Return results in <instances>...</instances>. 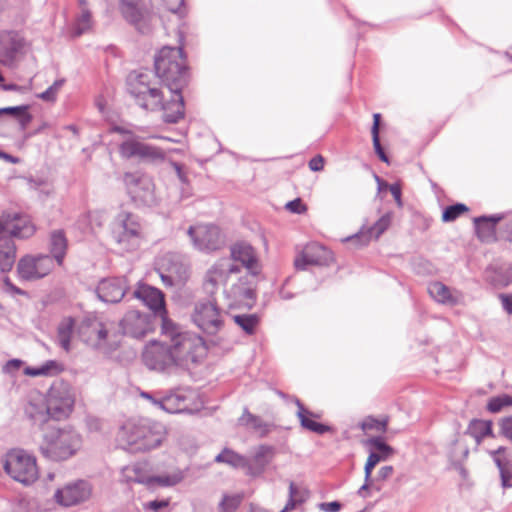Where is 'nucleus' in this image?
<instances>
[{
    "label": "nucleus",
    "instance_id": "28",
    "mask_svg": "<svg viewBox=\"0 0 512 512\" xmlns=\"http://www.w3.org/2000/svg\"><path fill=\"white\" fill-rule=\"evenodd\" d=\"M392 215L391 213L384 214L367 233L361 232L359 235L348 238L347 240L356 241L361 240L362 244H367L372 238L378 239L390 226Z\"/></svg>",
    "mask_w": 512,
    "mask_h": 512
},
{
    "label": "nucleus",
    "instance_id": "44",
    "mask_svg": "<svg viewBox=\"0 0 512 512\" xmlns=\"http://www.w3.org/2000/svg\"><path fill=\"white\" fill-rule=\"evenodd\" d=\"M388 418L377 419L372 416L366 417L360 424L363 431H376L384 433L387 430Z\"/></svg>",
    "mask_w": 512,
    "mask_h": 512
},
{
    "label": "nucleus",
    "instance_id": "8",
    "mask_svg": "<svg viewBox=\"0 0 512 512\" xmlns=\"http://www.w3.org/2000/svg\"><path fill=\"white\" fill-rule=\"evenodd\" d=\"M4 471L15 481L30 485L38 479L36 460L21 449H13L3 458Z\"/></svg>",
    "mask_w": 512,
    "mask_h": 512
},
{
    "label": "nucleus",
    "instance_id": "29",
    "mask_svg": "<svg viewBox=\"0 0 512 512\" xmlns=\"http://www.w3.org/2000/svg\"><path fill=\"white\" fill-rule=\"evenodd\" d=\"M49 246L54 262L56 261L58 265H62L68 247V241L63 230L51 232Z\"/></svg>",
    "mask_w": 512,
    "mask_h": 512
},
{
    "label": "nucleus",
    "instance_id": "3",
    "mask_svg": "<svg viewBox=\"0 0 512 512\" xmlns=\"http://www.w3.org/2000/svg\"><path fill=\"white\" fill-rule=\"evenodd\" d=\"M163 437V426L144 418L127 420L117 435L118 442L124 449L136 451L158 447Z\"/></svg>",
    "mask_w": 512,
    "mask_h": 512
},
{
    "label": "nucleus",
    "instance_id": "30",
    "mask_svg": "<svg viewBox=\"0 0 512 512\" xmlns=\"http://www.w3.org/2000/svg\"><path fill=\"white\" fill-rule=\"evenodd\" d=\"M16 259V247L13 240L7 236H0V269L10 271Z\"/></svg>",
    "mask_w": 512,
    "mask_h": 512
},
{
    "label": "nucleus",
    "instance_id": "50",
    "mask_svg": "<svg viewBox=\"0 0 512 512\" xmlns=\"http://www.w3.org/2000/svg\"><path fill=\"white\" fill-rule=\"evenodd\" d=\"M149 483L148 486L151 487L154 484H158L160 486H173L181 481L180 475H166V476H150L148 478Z\"/></svg>",
    "mask_w": 512,
    "mask_h": 512
},
{
    "label": "nucleus",
    "instance_id": "15",
    "mask_svg": "<svg viewBox=\"0 0 512 512\" xmlns=\"http://www.w3.org/2000/svg\"><path fill=\"white\" fill-rule=\"evenodd\" d=\"M370 445L376 450L371 452L365 464V483L358 489V495L365 498L368 496L369 487H373V481H370L373 468L380 462L387 460L393 454V448L387 445L382 438L373 437L369 439Z\"/></svg>",
    "mask_w": 512,
    "mask_h": 512
},
{
    "label": "nucleus",
    "instance_id": "9",
    "mask_svg": "<svg viewBox=\"0 0 512 512\" xmlns=\"http://www.w3.org/2000/svg\"><path fill=\"white\" fill-rule=\"evenodd\" d=\"M120 155L126 159L136 158L141 162L160 164L166 159V150L141 141L136 136H129L119 147Z\"/></svg>",
    "mask_w": 512,
    "mask_h": 512
},
{
    "label": "nucleus",
    "instance_id": "39",
    "mask_svg": "<svg viewBox=\"0 0 512 512\" xmlns=\"http://www.w3.org/2000/svg\"><path fill=\"white\" fill-rule=\"evenodd\" d=\"M215 461L218 463H225L234 468L244 467L247 464L245 457L228 448H225L221 453H219L215 457Z\"/></svg>",
    "mask_w": 512,
    "mask_h": 512
},
{
    "label": "nucleus",
    "instance_id": "5",
    "mask_svg": "<svg viewBox=\"0 0 512 512\" xmlns=\"http://www.w3.org/2000/svg\"><path fill=\"white\" fill-rule=\"evenodd\" d=\"M79 337L88 346L103 353L116 350L121 342V335L112 330L111 324L99 321L97 318H86L78 327Z\"/></svg>",
    "mask_w": 512,
    "mask_h": 512
},
{
    "label": "nucleus",
    "instance_id": "61",
    "mask_svg": "<svg viewBox=\"0 0 512 512\" xmlns=\"http://www.w3.org/2000/svg\"><path fill=\"white\" fill-rule=\"evenodd\" d=\"M273 454V448L271 446L262 445L258 448L255 459L256 461L260 462L262 458L266 457L267 455Z\"/></svg>",
    "mask_w": 512,
    "mask_h": 512
},
{
    "label": "nucleus",
    "instance_id": "62",
    "mask_svg": "<svg viewBox=\"0 0 512 512\" xmlns=\"http://www.w3.org/2000/svg\"><path fill=\"white\" fill-rule=\"evenodd\" d=\"M389 190L394 197L398 207H402V199H401V187L398 184H392L389 186Z\"/></svg>",
    "mask_w": 512,
    "mask_h": 512
},
{
    "label": "nucleus",
    "instance_id": "43",
    "mask_svg": "<svg viewBox=\"0 0 512 512\" xmlns=\"http://www.w3.org/2000/svg\"><path fill=\"white\" fill-rule=\"evenodd\" d=\"M92 27V19H91V13L87 9H82L81 15L77 18L74 27L72 35L74 37H79L82 34L88 32Z\"/></svg>",
    "mask_w": 512,
    "mask_h": 512
},
{
    "label": "nucleus",
    "instance_id": "1",
    "mask_svg": "<svg viewBox=\"0 0 512 512\" xmlns=\"http://www.w3.org/2000/svg\"><path fill=\"white\" fill-rule=\"evenodd\" d=\"M155 71L166 85L171 100L164 102L163 93L151 87L148 75L145 73L130 74L128 91L136 103L147 110H163V120L167 123H177L184 116V100L181 90L187 84L188 72L180 47H163L155 57Z\"/></svg>",
    "mask_w": 512,
    "mask_h": 512
},
{
    "label": "nucleus",
    "instance_id": "60",
    "mask_svg": "<svg viewBox=\"0 0 512 512\" xmlns=\"http://www.w3.org/2000/svg\"><path fill=\"white\" fill-rule=\"evenodd\" d=\"M309 168L312 170V171H321L323 170L324 168V159L322 156L318 155L316 157H313L310 161H309Z\"/></svg>",
    "mask_w": 512,
    "mask_h": 512
},
{
    "label": "nucleus",
    "instance_id": "52",
    "mask_svg": "<svg viewBox=\"0 0 512 512\" xmlns=\"http://www.w3.org/2000/svg\"><path fill=\"white\" fill-rule=\"evenodd\" d=\"M285 207L288 211L296 214H302L307 210L300 198L289 201Z\"/></svg>",
    "mask_w": 512,
    "mask_h": 512
},
{
    "label": "nucleus",
    "instance_id": "57",
    "mask_svg": "<svg viewBox=\"0 0 512 512\" xmlns=\"http://www.w3.org/2000/svg\"><path fill=\"white\" fill-rule=\"evenodd\" d=\"M372 140H373V146H374L376 154L379 156V158L383 162H388V157L385 154V152H384V150H383V148H382V146L380 144L379 135H373L372 136Z\"/></svg>",
    "mask_w": 512,
    "mask_h": 512
},
{
    "label": "nucleus",
    "instance_id": "36",
    "mask_svg": "<svg viewBox=\"0 0 512 512\" xmlns=\"http://www.w3.org/2000/svg\"><path fill=\"white\" fill-rule=\"evenodd\" d=\"M62 371L61 365L54 360H48L39 367H26L24 374L30 377L53 376Z\"/></svg>",
    "mask_w": 512,
    "mask_h": 512
},
{
    "label": "nucleus",
    "instance_id": "34",
    "mask_svg": "<svg viewBox=\"0 0 512 512\" xmlns=\"http://www.w3.org/2000/svg\"><path fill=\"white\" fill-rule=\"evenodd\" d=\"M428 292L439 303L454 304L457 301V298L452 295L450 289L441 282L430 283Z\"/></svg>",
    "mask_w": 512,
    "mask_h": 512
},
{
    "label": "nucleus",
    "instance_id": "16",
    "mask_svg": "<svg viewBox=\"0 0 512 512\" xmlns=\"http://www.w3.org/2000/svg\"><path fill=\"white\" fill-rule=\"evenodd\" d=\"M240 268L230 258L218 260L208 271L204 286L208 293L213 294L219 285H225L231 274H237Z\"/></svg>",
    "mask_w": 512,
    "mask_h": 512
},
{
    "label": "nucleus",
    "instance_id": "40",
    "mask_svg": "<svg viewBox=\"0 0 512 512\" xmlns=\"http://www.w3.org/2000/svg\"><path fill=\"white\" fill-rule=\"evenodd\" d=\"M122 476L124 480L128 483L135 482L139 484H145L147 486L149 483L148 478H150V476L146 475L143 472L142 467L139 464L130 467H125L122 470Z\"/></svg>",
    "mask_w": 512,
    "mask_h": 512
},
{
    "label": "nucleus",
    "instance_id": "32",
    "mask_svg": "<svg viewBox=\"0 0 512 512\" xmlns=\"http://www.w3.org/2000/svg\"><path fill=\"white\" fill-rule=\"evenodd\" d=\"M296 404L298 407L297 416L303 428L315 432L317 434H324L330 430L329 426L310 419L309 416H314V414L305 409L303 404L299 400L296 401Z\"/></svg>",
    "mask_w": 512,
    "mask_h": 512
},
{
    "label": "nucleus",
    "instance_id": "23",
    "mask_svg": "<svg viewBox=\"0 0 512 512\" xmlns=\"http://www.w3.org/2000/svg\"><path fill=\"white\" fill-rule=\"evenodd\" d=\"M127 281L124 277H113L102 280L97 287V294L104 302L117 303L125 295Z\"/></svg>",
    "mask_w": 512,
    "mask_h": 512
},
{
    "label": "nucleus",
    "instance_id": "18",
    "mask_svg": "<svg viewBox=\"0 0 512 512\" xmlns=\"http://www.w3.org/2000/svg\"><path fill=\"white\" fill-rule=\"evenodd\" d=\"M90 495V485L86 481L79 480L58 489L54 497L60 505L70 507L86 501Z\"/></svg>",
    "mask_w": 512,
    "mask_h": 512
},
{
    "label": "nucleus",
    "instance_id": "31",
    "mask_svg": "<svg viewBox=\"0 0 512 512\" xmlns=\"http://www.w3.org/2000/svg\"><path fill=\"white\" fill-rule=\"evenodd\" d=\"M12 236L21 239L31 237L35 227L27 217L17 216L13 221L6 223V229Z\"/></svg>",
    "mask_w": 512,
    "mask_h": 512
},
{
    "label": "nucleus",
    "instance_id": "55",
    "mask_svg": "<svg viewBox=\"0 0 512 512\" xmlns=\"http://www.w3.org/2000/svg\"><path fill=\"white\" fill-rule=\"evenodd\" d=\"M28 110L27 105L0 108V115L7 114L17 118L22 112Z\"/></svg>",
    "mask_w": 512,
    "mask_h": 512
},
{
    "label": "nucleus",
    "instance_id": "27",
    "mask_svg": "<svg viewBox=\"0 0 512 512\" xmlns=\"http://www.w3.org/2000/svg\"><path fill=\"white\" fill-rule=\"evenodd\" d=\"M502 216H481L474 219L476 234L481 241L495 240V225Z\"/></svg>",
    "mask_w": 512,
    "mask_h": 512
},
{
    "label": "nucleus",
    "instance_id": "14",
    "mask_svg": "<svg viewBox=\"0 0 512 512\" xmlns=\"http://www.w3.org/2000/svg\"><path fill=\"white\" fill-rule=\"evenodd\" d=\"M54 269V260L49 255H27L21 258L17 272L21 279L34 281L47 276Z\"/></svg>",
    "mask_w": 512,
    "mask_h": 512
},
{
    "label": "nucleus",
    "instance_id": "56",
    "mask_svg": "<svg viewBox=\"0 0 512 512\" xmlns=\"http://www.w3.org/2000/svg\"><path fill=\"white\" fill-rule=\"evenodd\" d=\"M167 9L172 13H181L184 0H163Z\"/></svg>",
    "mask_w": 512,
    "mask_h": 512
},
{
    "label": "nucleus",
    "instance_id": "25",
    "mask_svg": "<svg viewBox=\"0 0 512 512\" xmlns=\"http://www.w3.org/2000/svg\"><path fill=\"white\" fill-rule=\"evenodd\" d=\"M231 256V260H233L234 263L238 261L253 274L258 273V259L254 248L250 244L244 242L235 244L231 248Z\"/></svg>",
    "mask_w": 512,
    "mask_h": 512
},
{
    "label": "nucleus",
    "instance_id": "2",
    "mask_svg": "<svg viewBox=\"0 0 512 512\" xmlns=\"http://www.w3.org/2000/svg\"><path fill=\"white\" fill-rule=\"evenodd\" d=\"M161 336L162 340L147 344L142 354L143 362L150 370L163 372L174 366L188 368L207 353L202 337L182 331L169 318H163Z\"/></svg>",
    "mask_w": 512,
    "mask_h": 512
},
{
    "label": "nucleus",
    "instance_id": "12",
    "mask_svg": "<svg viewBox=\"0 0 512 512\" xmlns=\"http://www.w3.org/2000/svg\"><path fill=\"white\" fill-rule=\"evenodd\" d=\"M187 233L194 247L200 251H216L224 245L223 235L215 225L200 224L190 226Z\"/></svg>",
    "mask_w": 512,
    "mask_h": 512
},
{
    "label": "nucleus",
    "instance_id": "54",
    "mask_svg": "<svg viewBox=\"0 0 512 512\" xmlns=\"http://www.w3.org/2000/svg\"><path fill=\"white\" fill-rule=\"evenodd\" d=\"M24 362L20 359H11L6 362V364L3 366V372L7 374H13L14 372L18 371Z\"/></svg>",
    "mask_w": 512,
    "mask_h": 512
},
{
    "label": "nucleus",
    "instance_id": "41",
    "mask_svg": "<svg viewBox=\"0 0 512 512\" xmlns=\"http://www.w3.org/2000/svg\"><path fill=\"white\" fill-rule=\"evenodd\" d=\"M234 322L246 333L252 335L259 323V318L256 314H239L234 315Z\"/></svg>",
    "mask_w": 512,
    "mask_h": 512
},
{
    "label": "nucleus",
    "instance_id": "20",
    "mask_svg": "<svg viewBox=\"0 0 512 512\" xmlns=\"http://www.w3.org/2000/svg\"><path fill=\"white\" fill-rule=\"evenodd\" d=\"M133 294L149 307L155 313V316L160 317L162 325L163 318H168L162 291L147 284H139Z\"/></svg>",
    "mask_w": 512,
    "mask_h": 512
},
{
    "label": "nucleus",
    "instance_id": "37",
    "mask_svg": "<svg viewBox=\"0 0 512 512\" xmlns=\"http://www.w3.org/2000/svg\"><path fill=\"white\" fill-rule=\"evenodd\" d=\"M471 436L480 443L483 438L493 436L492 422L485 420H473L469 426Z\"/></svg>",
    "mask_w": 512,
    "mask_h": 512
},
{
    "label": "nucleus",
    "instance_id": "7",
    "mask_svg": "<svg viewBox=\"0 0 512 512\" xmlns=\"http://www.w3.org/2000/svg\"><path fill=\"white\" fill-rule=\"evenodd\" d=\"M44 397L52 419L65 420L73 412L76 392L70 383L63 380L54 381Z\"/></svg>",
    "mask_w": 512,
    "mask_h": 512
},
{
    "label": "nucleus",
    "instance_id": "11",
    "mask_svg": "<svg viewBox=\"0 0 512 512\" xmlns=\"http://www.w3.org/2000/svg\"><path fill=\"white\" fill-rule=\"evenodd\" d=\"M123 182L134 201L148 206L155 204V187L149 176L137 172H127L123 176Z\"/></svg>",
    "mask_w": 512,
    "mask_h": 512
},
{
    "label": "nucleus",
    "instance_id": "22",
    "mask_svg": "<svg viewBox=\"0 0 512 512\" xmlns=\"http://www.w3.org/2000/svg\"><path fill=\"white\" fill-rule=\"evenodd\" d=\"M119 9L122 16L131 24H133L140 32L146 33L148 27L146 26L148 11L144 4L131 0H121Z\"/></svg>",
    "mask_w": 512,
    "mask_h": 512
},
{
    "label": "nucleus",
    "instance_id": "21",
    "mask_svg": "<svg viewBox=\"0 0 512 512\" xmlns=\"http://www.w3.org/2000/svg\"><path fill=\"white\" fill-rule=\"evenodd\" d=\"M25 416L35 425H43L52 419L45 397L37 391L27 396L23 407Z\"/></svg>",
    "mask_w": 512,
    "mask_h": 512
},
{
    "label": "nucleus",
    "instance_id": "45",
    "mask_svg": "<svg viewBox=\"0 0 512 512\" xmlns=\"http://www.w3.org/2000/svg\"><path fill=\"white\" fill-rule=\"evenodd\" d=\"M512 406V395L502 394L492 397L487 404V409L492 413H498L503 408Z\"/></svg>",
    "mask_w": 512,
    "mask_h": 512
},
{
    "label": "nucleus",
    "instance_id": "10",
    "mask_svg": "<svg viewBox=\"0 0 512 512\" xmlns=\"http://www.w3.org/2000/svg\"><path fill=\"white\" fill-rule=\"evenodd\" d=\"M191 318L200 330L210 335H215L223 326L222 312L212 299L198 301Z\"/></svg>",
    "mask_w": 512,
    "mask_h": 512
},
{
    "label": "nucleus",
    "instance_id": "46",
    "mask_svg": "<svg viewBox=\"0 0 512 512\" xmlns=\"http://www.w3.org/2000/svg\"><path fill=\"white\" fill-rule=\"evenodd\" d=\"M496 278L492 281L499 286H508L512 283V265L503 264L495 271Z\"/></svg>",
    "mask_w": 512,
    "mask_h": 512
},
{
    "label": "nucleus",
    "instance_id": "53",
    "mask_svg": "<svg viewBox=\"0 0 512 512\" xmlns=\"http://www.w3.org/2000/svg\"><path fill=\"white\" fill-rule=\"evenodd\" d=\"M317 507L323 512H339L342 508V504L339 501L321 502Z\"/></svg>",
    "mask_w": 512,
    "mask_h": 512
},
{
    "label": "nucleus",
    "instance_id": "38",
    "mask_svg": "<svg viewBox=\"0 0 512 512\" xmlns=\"http://www.w3.org/2000/svg\"><path fill=\"white\" fill-rule=\"evenodd\" d=\"M74 321L72 318L64 319L58 327V343L65 350H70V340L73 335Z\"/></svg>",
    "mask_w": 512,
    "mask_h": 512
},
{
    "label": "nucleus",
    "instance_id": "17",
    "mask_svg": "<svg viewBox=\"0 0 512 512\" xmlns=\"http://www.w3.org/2000/svg\"><path fill=\"white\" fill-rule=\"evenodd\" d=\"M332 259L331 251L319 243L312 242L295 258L294 265L299 270H305L308 265H328Z\"/></svg>",
    "mask_w": 512,
    "mask_h": 512
},
{
    "label": "nucleus",
    "instance_id": "24",
    "mask_svg": "<svg viewBox=\"0 0 512 512\" xmlns=\"http://www.w3.org/2000/svg\"><path fill=\"white\" fill-rule=\"evenodd\" d=\"M500 474L502 488L512 487V461L508 457V449L500 446L489 452Z\"/></svg>",
    "mask_w": 512,
    "mask_h": 512
},
{
    "label": "nucleus",
    "instance_id": "59",
    "mask_svg": "<svg viewBox=\"0 0 512 512\" xmlns=\"http://www.w3.org/2000/svg\"><path fill=\"white\" fill-rule=\"evenodd\" d=\"M169 505L168 500H154L146 503L144 507L154 512H159L160 509L165 508Z\"/></svg>",
    "mask_w": 512,
    "mask_h": 512
},
{
    "label": "nucleus",
    "instance_id": "4",
    "mask_svg": "<svg viewBox=\"0 0 512 512\" xmlns=\"http://www.w3.org/2000/svg\"><path fill=\"white\" fill-rule=\"evenodd\" d=\"M81 444V436L71 427H53L44 433L39 449L47 459L61 461L73 456Z\"/></svg>",
    "mask_w": 512,
    "mask_h": 512
},
{
    "label": "nucleus",
    "instance_id": "58",
    "mask_svg": "<svg viewBox=\"0 0 512 512\" xmlns=\"http://www.w3.org/2000/svg\"><path fill=\"white\" fill-rule=\"evenodd\" d=\"M499 299L501 301L503 309L509 314H512V293L511 294H499Z\"/></svg>",
    "mask_w": 512,
    "mask_h": 512
},
{
    "label": "nucleus",
    "instance_id": "49",
    "mask_svg": "<svg viewBox=\"0 0 512 512\" xmlns=\"http://www.w3.org/2000/svg\"><path fill=\"white\" fill-rule=\"evenodd\" d=\"M64 79L56 80L50 87H48L44 92L37 95V97L46 102H54L57 98V95L64 84Z\"/></svg>",
    "mask_w": 512,
    "mask_h": 512
},
{
    "label": "nucleus",
    "instance_id": "63",
    "mask_svg": "<svg viewBox=\"0 0 512 512\" xmlns=\"http://www.w3.org/2000/svg\"><path fill=\"white\" fill-rule=\"evenodd\" d=\"M16 119L18 120L21 129L25 130L31 122L32 116L28 113V110H26L25 112H22Z\"/></svg>",
    "mask_w": 512,
    "mask_h": 512
},
{
    "label": "nucleus",
    "instance_id": "51",
    "mask_svg": "<svg viewBox=\"0 0 512 512\" xmlns=\"http://www.w3.org/2000/svg\"><path fill=\"white\" fill-rule=\"evenodd\" d=\"M393 471H394V469L390 465L381 467L379 469L375 479H372L370 477V481H373L374 486L373 487L370 486L369 490L370 489H375L376 491H379L381 489V487L379 485H377L376 483L379 482V481H385V480L389 479L392 476Z\"/></svg>",
    "mask_w": 512,
    "mask_h": 512
},
{
    "label": "nucleus",
    "instance_id": "35",
    "mask_svg": "<svg viewBox=\"0 0 512 512\" xmlns=\"http://www.w3.org/2000/svg\"><path fill=\"white\" fill-rule=\"evenodd\" d=\"M239 422L241 425L249 426L259 432L261 436L267 435L272 426L264 422L259 416L251 414L247 409L244 410L242 416L239 418Z\"/></svg>",
    "mask_w": 512,
    "mask_h": 512
},
{
    "label": "nucleus",
    "instance_id": "13",
    "mask_svg": "<svg viewBox=\"0 0 512 512\" xmlns=\"http://www.w3.org/2000/svg\"><path fill=\"white\" fill-rule=\"evenodd\" d=\"M155 316L137 310L128 311L119 323L120 335L140 339L151 333L155 328Z\"/></svg>",
    "mask_w": 512,
    "mask_h": 512
},
{
    "label": "nucleus",
    "instance_id": "6",
    "mask_svg": "<svg viewBox=\"0 0 512 512\" xmlns=\"http://www.w3.org/2000/svg\"><path fill=\"white\" fill-rule=\"evenodd\" d=\"M114 242L121 251H133L140 245L142 226L137 215L121 211L111 225Z\"/></svg>",
    "mask_w": 512,
    "mask_h": 512
},
{
    "label": "nucleus",
    "instance_id": "26",
    "mask_svg": "<svg viewBox=\"0 0 512 512\" xmlns=\"http://www.w3.org/2000/svg\"><path fill=\"white\" fill-rule=\"evenodd\" d=\"M155 405L168 413H183L190 410L186 396L179 392L162 397L160 401H155Z\"/></svg>",
    "mask_w": 512,
    "mask_h": 512
},
{
    "label": "nucleus",
    "instance_id": "64",
    "mask_svg": "<svg viewBox=\"0 0 512 512\" xmlns=\"http://www.w3.org/2000/svg\"><path fill=\"white\" fill-rule=\"evenodd\" d=\"M89 219H90V214L87 213V214H83L79 217L78 221H77V227L82 231V232H87L89 230Z\"/></svg>",
    "mask_w": 512,
    "mask_h": 512
},
{
    "label": "nucleus",
    "instance_id": "42",
    "mask_svg": "<svg viewBox=\"0 0 512 512\" xmlns=\"http://www.w3.org/2000/svg\"><path fill=\"white\" fill-rule=\"evenodd\" d=\"M158 269L171 274H178L180 265L177 255L173 253H166L157 261Z\"/></svg>",
    "mask_w": 512,
    "mask_h": 512
},
{
    "label": "nucleus",
    "instance_id": "47",
    "mask_svg": "<svg viewBox=\"0 0 512 512\" xmlns=\"http://www.w3.org/2000/svg\"><path fill=\"white\" fill-rule=\"evenodd\" d=\"M242 501V495L237 494L233 496L224 495L219 504V512H235Z\"/></svg>",
    "mask_w": 512,
    "mask_h": 512
},
{
    "label": "nucleus",
    "instance_id": "33",
    "mask_svg": "<svg viewBox=\"0 0 512 512\" xmlns=\"http://www.w3.org/2000/svg\"><path fill=\"white\" fill-rule=\"evenodd\" d=\"M308 497L309 491L306 488L290 482L288 501L280 512H288L295 509L297 505L304 503Z\"/></svg>",
    "mask_w": 512,
    "mask_h": 512
},
{
    "label": "nucleus",
    "instance_id": "19",
    "mask_svg": "<svg viewBox=\"0 0 512 512\" xmlns=\"http://www.w3.org/2000/svg\"><path fill=\"white\" fill-rule=\"evenodd\" d=\"M24 46V39L18 32H0V63L12 66Z\"/></svg>",
    "mask_w": 512,
    "mask_h": 512
},
{
    "label": "nucleus",
    "instance_id": "48",
    "mask_svg": "<svg viewBox=\"0 0 512 512\" xmlns=\"http://www.w3.org/2000/svg\"><path fill=\"white\" fill-rule=\"evenodd\" d=\"M467 211H468V207L462 203H457V204L448 206L442 214V220L444 222L454 221L460 215H462L464 212H467Z\"/></svg>",
    "mask_w": 512,
    "mask_h": 512
}]
</instances>
